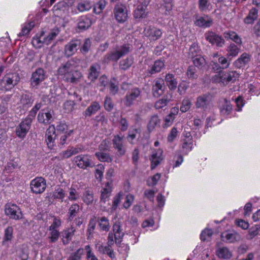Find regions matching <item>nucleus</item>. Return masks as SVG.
Wrapping results in <instances>:
<instances>
[{"mask_svg":"<svg viewBox=\"0 0 260 260\" xmlns=\"http://www.w3.org/2000/svg\"><path fill=\"white\" fill-rule=\"evenodd\" d=\"M80 45V41L78 40H72L68 43L65 46L64 51L66 54L71 56L77 50L78 47Z\"/></svg>","mask_w":260,"mask_h":260,"instance_id":"obj_25","label":"nucleus"},{"mask_svg":"<svg viewBox=\"0 0 260 260\" xmlns=\"http://www.w3.org/2000/svg\"><path fill=\"white\" fill-rule=\"evenodd\" d=\"M129 44H124L116 48L115 50L108 52L104 56V61L105 62L109 61H117L120 57L127 54L130 51Z\"/></svg>","mask_w":260,"mask_h":260,"instance_id":"obj_3","label":"nucleus"},{"mask_svg":"<svg viewBox=\"0 0 260 260\" xmlns=\"http://www.w3.org/2000/svg\"><path fill=\"white\" fill-rule=\"evenodd\" d=\"M58 74L67 81L76 83L81 77V74L75 71L73 60H70L61 66L58 69Z\"/></svg>","mask_w":260,"mask_h":260,"instance_id":"obj_2","label":"nucleus"},{"mask_svg":"<svg viewBox=\"0 0 260 260\" xmlns=\"http://www.w3.org/2000/svg\"><path fill=\"white\" fill-rule=\"evenodd\" d=\"M20 167L19 162L15 160H11L7 162L5 167V171L7 173H11L14 171V170L18 169Z\"/></svg>","mask_w":260,"mask_h":260,"instance_id":"obj_43","label":"nucleus"},{"mask_svg":"<svg viewBox=\"0 0 260 260\" xmlns=\"http://www.w3.org/2000/svg\"><path fill=\"white\" fill-rule=\"evenodd\" d=\"M113 231L115 235L116 240L121 239L124 236L123 230L121 228V223L120 221H116L113 226Z\"/></svg>","mask_w":260,"mask_h":260,"instance_id":"obj_34","label":"nucleus"},{"mask_svg":"<svg viewBox=\"0 0 260 260\" xmlns=\"http://www.w3.org/2000/svg\"><path fill=\"white\" fill-rule=\"evenodd\" d=\"M162 152V150L160 149H157L152 152L150 158L151 162V168L152 170L155 169L162 161L163 159Z\"/></svg>","mask_w":260,"mask_h":260,"instance_id":"obj_24","label":"nucleus"},{"mask_svg":"<svg viewBox=\"0 0 260 260\" xmlns=\"http://www.w3.org/2000/svg\"><path fill=\"white\" fill-rule=\"evenodd\" d=\"M141 91L138 88L132 89L125 95L124 104L127 107L133 105L140 98Z\"/></svg>","mask_w":260,"mask_h":260,"instance_id":"obj_15","label":"nucleus"},{"mask_svg":"<svg viewBox=\"0 0 260 260\" xmlns=\"http://www.w3.org/2000/svg\"><path fill=\"white\" fill-rule=\"evenodd\" d=\"M45 79V73L42 68L37 69L32 73L30 79L31 85L37 87Z\"/></svg>","mask_w":260,"mask_h":260,"instance_id":"obj_12","label":"nucleus"},{"mask_svg":"<svg viewBox=\"0 0 260 260\" xmlns=\"http://www.w3.org/2000/svg\"><path fill=\"white\" fill-rule=\"evenodd\" d=\"M13 229L11 226L8 227L5 231V235L3 244L6 245L8 241H10L13 238Z\"/></svg>","mask_w":260,"mask_h":260,"instance_id":"obj_48","label":"nucleus"},{"mask_svg":"<svg viewBox=\"0 0 260 260\" xmlns=\"http://www.w3.org/2000/svg\"><path fill=\"white\" fill-rule=\"evenodd\" d=\"M100 70V66L94 63L90 66L88 74V79L91 81H94L99 76Z\"/></svg>","mask_w":260,"mask_h":260,"instance_id":"obj_30","label":"nucleus"},{"mask_svg":"<svg viewBox=\"0 0 260 260\" xmlns=\"http://www.w3.org/2000/svg\"><path fill=\"white\" fill-rule=\"evenodd\" d=\"M96 156L101 161H111L112 159L108 153L99 152L95 153Z\"/></svg>","mask_w":260,"mask_h":260,"instance_id":"obj_58","label":"nucleus"},{"mask_svg":"<svg viewBox=\"0 0 260 260\" xmlns=\"http://www.w3.org/2000/svg\"><path fill=\"white\" fill-rule=\"evenodd\" d=\"M170 101V99L168 95L164 96L161 99L158 100L155 104V107L157 109H161L166 106Z\"/></svg>","mask_w":260,"mask_h":260,"instance_id":"obj_49","label":"nucleus"},{"mask_svg":"<svg viewBox=\"0 0 260 260\" xmlns=\"http://www.w3.org/2000/svg\"><path fill=\"white\" fill-rule=\"evenodd\" d=\"M205 38L211 44H215L218 47H222L225 43L221 36L211 31H208L205 34Z\"/></svg>","mask_w":260,"mask_h":260,"instance_id":"obj_16","label":"nucleus"},{"mask_svg":"<svg viewBox=\"0 0 260 260\" xmlns=\"http://www.w3.org/2000/svg\"><path fill=\"white\" fill-rule=\"evenodd\" d=\"M232 107L230 102L226 100L225 101L224 103L220 109L221 112L224 114L228 115L232 111Z\"/></svg>","mask_w":260,"mask_h":260,"instance_id":"obj_61","label":"nucleus"},{"mask_svg":"<svg viewBox=\"0 0 260 260\" xmlns=\"http://www.w3.org/2000/svg\"><path fill=\"white\" fill-rule=\"evenodd\" d=\"M99 250L106 253L111 258H114L115 257V253L111 248V245L101 246L99 247Z\"/></svg>","mask_w":260,"mask_h":260,"instance_id":"obj_51","label":"nucleus"},{"mask_svg":"<svg viewBox=\"0 0 260 260\" xmlns=\"http://www.w3.org/2000/svg\"><path fill=\"white\" fill-rule=\"evenodd\" d=\"M199 8L203 12L210 11L212 6L209 0H199Z\"/></svg>","mask_w":260,"mask_h":260,"instance_id":"obj_47","label":"nucleus"},{"mask_svg":"<svg viewBox=\"0 0 260 260\" xmlns=\"http://www.w3.org/2000/svg\"><path fill=\"white\" fill-rule=\"evenodd\" d=\"M53 110L44 109L39 112L38 115V120L40 123L49 124L53 120Z\"/></svg>","mask_w":260,"mask_h":260,"instance_id":"obj_13","label":"nucleus"},{"mask_svg":"<svg viewBox=\"0 0 260 260\" xmlns=\"http://www.w3.org/2000/svg\"><path fill=\"white\" fill-rule=\"evenodd\" d=\"M84 253V249H78L73 254L69 257L68 260H80L81 256Z\"/></svg>","mask_w":260,"mask_h":260,"instance_id":"obj_64","label":"nucleus"},{"mask_svg":"<svg viewBox=\"0 0 260 260\" xmlns=\"http://www.w3.org/2000/svg\"><path fill=\"white\" fill-rule=\"evenodd\" d=\"M215 253L216 256L220 259H229L232 257V252L226 246H216Z\"/></svg>","mask_w":260,"mask_h":260,"instance_id":"obj_22","label":"nucleus"},{"mask_svg":"<svg viewBox=\"0 0 260 260\" xmlns=\"http://www.w3.org/2000/svg\"><path fill=\"white\" fill-rule=\"evenodd\" d=\"M92 5L90 3L87 1H83L80 3L78 5V9L80 12H84L88 11L91 9Z\"/></svg>","mask_w":260,"mask_h":260,"instance_id":"obj_56","label":"nucleus"},{"mask_svg":"<svg viewBox=\"0 0 260 260\" xmlns=\"http://www.w3.org/2000/svg\"><path fill=\"white\" fill-rule=\"evenodd\" d=\"M44 37H43L42 34L39 37L36 36L34 37L31 42L32 45L37 48L41 47L43 45L45 44V42H44Z\"/></svg>","mask_w":260,"mask_h":260,"instance_id":"obj_50","label":"nucleus"},{"mask_svg":"<svg viewBox=\"0 0 260 260\" xmlns=\"http://www.w3.org/2000/svg\"><path fill=\"white\" fill-rule=\"evenodd\" d=\"M100 108L101 106L99 103L96 102H92L91 105H90L84 112V115L85 116H90L100 110Z\"/></svg>","mask_w":260,"mask_h":260,"instance_id":"obj_38","label":"nucleus"},{"mask_svg":"<svg viewBox=\"0 0 260 260\" xmlns=\"http://www.w3.org/2000/svg\"><path fill=\"white\" fill-rule=\"evenodd\" d=\"M92 24V21L89 16H82L79 19L78 28L81 30L88 29Z\"/></svg>","mask_w":260,"mask_h":260,"instance_id":"obj_27","label":"nucleus"},{"mask_svg":"<svg viewBox=\"0 0 260 260\" xmlns=\"http://www.w3.org/2000/svg\"><path fill=\"white\" fill-rule=\"evenodd\" d=\"M34 26L35 24L34 22H30L28 23L24 24L22 27L21 31L18 34V36L22 37L27 35Z\"/></svg>","mask_w":260,"mask_h":260,"instance_id":"obj_44","label":"nucleus"},{"mask_svg":"<svg viewBox=\"0 0 260 260\" xmlns=\"http://www.w3.org/2000/svg\"><path fill=\"white\" fill-rule=\"evenodd\" d=\"M134 63V58L132 56H128L127 58L122 59L119 62V68L123 70L128 69Z\"/></svg>","mask_w":260,"mask_h":260,"instance_id":"obj_40","label":"nucleus"},{"mask_svg":"<svg viewBox=\"0 0 260 260\" xmlns=\"http://www.w3.org/2000/svg\"><path fill=\"white\" fill-rule=\"evenodd\" d=\"M106 2L105 0H100L94 6V11L96 14H100L105 8Z\"/></svg>","mask_w":260,"mask_h":260,"instance_id":"obj_57","label":"nucleus"},{"mask_svg":"<svg viewBox=\"0 0 260 260\" xmlns=\"http://www.w3.org/2000/svg\"><path fill=\"white\" fill-rule=\"evenodd\" d=\"M192 59L194 66L198 68H202L205 64V59L200 55H196Z\"/></svg>","mask_w":260,"mask_h":260,"instance_id":"obj_54","label":"nucleus"},{"mask_svg":"<svg viewBox=\"0 0 260 260\" xmlns=\"http://www.w3.org/2000/svg\"><path fill=\"white\" fill-rule=\"evenodd\" d=\"M114 15L118 22L122 23L127 18V12L125 7L121 4H117L114 9Z\"/></svg>","mask_w":260,"mask_h":260,"instance_id":"obj_14","label":"nucleus"},{"mask_svg":"<svg viewBox=\"0 0 260 260\" xmlns=\"http://www.w3.org/2000/svg\"><path fill=\"white\" fill-rule=\"evenodd\" d=\"M124 141V136L121 134L113 136L112 139L113 147L117 150V154L119 156L123 155L126 152Z\"/></svg>","mask_w":260,"mask_h":260,"instance_id":"obj_6","label":"nucleus"},{"mask_svg":"<svg viewBox=\"0 0 260 260\" xmlns=\"http://www.w3.org/2000/svg\"><path fill=\"white\" fill-rule=\"evenodd\" d=\"M160 124V119L156 115H154L151 117L149 122L148 124V128L149 131H152L156 126Z\"/></svg>","mask_w":260,"mask_h":260,"instance_id":"obj_52","label":"nucleus"},{"mask_svg":"<svg viewBox=\"0 0 260 260\" xmlns=\"http://www.w3.org/2000/svg\"><path fill=\"white\" fill-rule=\"evenodd\" d=\"M50 231L49 239L51 243H54L57 241L59 238V232L56 229L49 230Z\"/></svg>","mask_w":260,"mask_h":260,"instance_id":"obj_63","label":"nucleus"},{"mask_svg":"<svg viewBox=\"0 0 260 260\" xmlns=\"http://www.w3.org/2000/svg\"><path fill=\"white\" fill-rule=\"evenodd\" d=\"M75 162L79 168L83 169L92 167L94 165L91 157L89 155H79L75 157Z\"/></svg>","mask_w":260,"mask_h":260,"instance_id":"obj_9","label":"nucleus"},{"mask_svg":"<svg viewBox=\"0 0 260 260\" xmlns=\"http://www.w3.org/2000/svg\"><path fill=\"white\" fill-rule=\"evenodd\" d=\"M79 210L80 207L77 204H74L70 207L67 214V221L68 222H72L75 217L78 216Z\"/></svg>","mask_w":260,"mask_h":260,"instance_id":"obj_29","label":"nucleus"},{"mask_svg":"<svg viewBox=\"0 0 260 260\" xmlns=\"http://www.w3.org/2000/svg\"><path fill=\"white\" fill-rule=\"evenodd\" d=\"M144 33L145 36L151 41L157 40L162 35V32L160 29L151 26L145 28Z\"/></svg>","mask_w":260,"mask_h":260,"instance_id":"obj_17","label":"nucleus"},{"mask_svg":"<svg viewBox=\"0 0 260 260\" xmlns=\"http://www.w3.org/2000/svg\"><path fill=\"white\" fill-rule=\"evenodd\" d=\"M31 191L36 194L43 192L46 188V181L42 177H38L32 179L30 184Z\"/></svg>","mask_w":260,"mask_h":260,"instance_id":"obj_7","label":"nucleus"},{"mask_svg":"<svg viewBox=\"0 0 260 260\" xmlns=\"http://www.w3.org/2000/svg\"><path fill=\"white\" fill-rule=\"evenodd\" d=\"M165 82L170 89L174 90L176 88L178 82L174 76L172 74H167L165 77Z\"/></svg>","mask_w":260,"mask_h":260,"instance_id":"obj_33","label":"nucleus"},{"mask_svg":"<svg viewBox=\"0 0 260 260\" xmlns=\"http://www.w3.org/2000/svg\"><path fill=\"white\" fill-rule=\"evenodd\" d=\"M141 129L140 127H131L128 132L126 139L131 144H134L135 141L138 140L141 137Z\"/></svg>","mask_w":260,"mask_h":260,"instance_id":"obj_21","label":"nucleus"},{"mask_svg":"<svg viewBox=\"0 0 260 260\" xmlns=\"http://www.w3.org/2000/svg\"><path fill=\"white\" fill-rule=\"evenodd\" d=\"M19 80V76L16 73L6 74L0 80V90L3 91L11 90L18 84Z\"/></svg>","mask_w":260,"mask_h":260,"instance_id":"obj_4","label":"nucleus"},{"mask_svg":"<svg viewBox=\"0 0 260 260\" xmlns=\"http://www.w3.org/2000/svg\"><path fill=\"white\" fill-rule=\"evenodd\" d=\"M161 177L160 174L156 173L151 178L148 179L147 184L149 186L155 185Z\"/></svg>","mask_w":260,"mask_h":260,"instance_id":"obj_62","label":"nucleus"},{"mask_svg":"<svg viewBox=\"0 0 260 260\" xmlns=\"http://www.w3.org/2000/svg\"><path fill=\"white\" fill-rule=\"evenodd\" d=\"M221 240L226 243H233L240 241V235L234 231H226L221 234Z\"/></svg>","mask_w":260,"mask_h":260,"instance_id":"obj_10","label":"nucleus"},{"mask_svg":"<svg viewBox=\"0 0 260 260\" xmlns=\"http://www.w3.org/2000/svg\"><path fill=\"white\" fill-rule=\"evenodd\" d=\"M99 225L101 230L104 231H108L110 229V223L109 220L106 217L99 218L98 219Z\"/></svg>","mask_w":260,"mask_h":260,"instance_id":"obj_46","label":"nucleus"},{"mask_svg":"<svg viewBox=\"0 0 260 260\" xmlns=\"http://www.w3.org/2000/svg\"><path fill=\"white\" fill-rule=\"evenodd\" d=\"M59 30L58 28H53L51 30L48 35L44 37V42L45 44L48 45L58 35Z\"/></svg>","mask_w":260,"mask_h":260,"instance_id":"obj_45","label":"nucleus"},{"mask_svg":"<svg viewBox=\"0 0 260 260\" xmlns=\"http://www.w3.org/2000/svg\"><path fill=\"white\" fill-rule=\"evenodd\" d=\"M82 200L87 205L92 204L94 201V194L91 190L87 189L83 193Z\"/></svg>","mask_w":260,"mask_h":260,"instance_id":"obj_39","label":"nucleus"},{"mask_svg":"<svg viewBox=\"0 0 260 260\" xmlns=\"http://www.w3.org/2000/svg\"><path fill=\"white\" fill-rule=\"evenodd\" d=\"M149 4L148 1H144L142 4L139 5L135 9L134 16L136 18H140L145 17L146 16L147 12L146 9Z\"/></svg>","mask_w":260,"mask_h":260,"instance_id":"obj_26","label":"nucleus"},{"mask_svg":"<svg viewBox=\"0 0 260 260\" xmlns=\"http://www.w3.org/2000/svg\"><path fill=\"white\" fill-rule=\"evenodd\" d=\"M11 97V95H7L0 100V114H5L8 113V103Z\"/></svg>","mask_w":260,"mask_h":260,"instance_id":"obj_35","label":"nucleus"},{"mask_svg":"<svg viewBox=\"0 0 260 260\" xmlns=\"http://www.w3.org/2000/svg\"><path fill=\"white\" fill-rule=\"evenodd\" d=\"M240 47L232 43L227 48V57L228 58H233L236 56L240 51Z\"/></svg>","mask_w":260,"mask_h":260,"instance_id":"obj_37","label":"nucleus"},{"mask_svg":"<svg viewBox=\"0 0 260 260\" xmlns=\"http://www.w3.org/2000/svg\"><path fill=\"white\" fill-rule=\"evenodd\" d=\"M33 103V100L27 94H23L20 99V103L24 107H29Z\"/></svg>","mask_w":260,"mask_h":260,"instance_id":"obj_53","label":"nucleus"},{"mask_svg":"<svg viewBox=\"0 0 260 260\" xmlns=\"http://www.w3.org/2000/svg\"><path fill=\"white\" fill-rule=\"evenodd\" d=\"M76 227L74 224H70V227L64 229L61 232V239L63 245H67L72 240L73 236L75 234Z\"/></svg>","mask_w":260,"mask_h":260,"instance_id":"obj_19","label":"nucleus"},{"mask_svg":"<svg viewBox=\"0 0 260 260\" xmlns=\"http://www.w3.org/2000/svg\"><path fill=\"white\" fill-rule=\"evenodd\" d=\"M260 231V225H256L252 226L249 229L247 235L246 236V238L248 240H251L256 236L259 234Z\"/></svg>","mask_w":260,"mask_h":260,"instance_id":"obj_41","label":"nucleus"},{"mask_svg":"<svg viewBox=\"0 0 260 260\" xmlns=\"http://www.w3.org/2000/svg\"><path fill=\"white\" fill-rule=\"evenodd\" d=\"M32 119L30 117L26 118L16 127L15 132L17 136L20 139H23L28 132Z\"/></svg>","mask_w":260,"mask_h":260,"instance_id":"obj_5","label":"nucleus"},{"mask_svg":"<svg viewBox=\"0 0 260 260\" xmlns=\"http://www.w3.org/2000/svg\"><path fill=\"white\" fill-rule=\"evenodd\" d=\"M85 251L87 260H98L96 256L94 253L92 251L91 248L89 245H86L84 251Z\"/></svg>","mask_w":260,"mask_h":260,"instance_id":"obj_55","label":"nucleus"},{"mask_svg":"<svg viewBox=\"0 0 260 260\" xmlns=\"http://www.w3.org/2000/svg\"><path fill=\"white\" fill-rule=\"evenodd\" d=\"M165 89V81L162 79H157L154 81L152 87L154 96L158 97L162 94Z\"/></svg>","mask_w":260,"mask_h":260,"instance_id":"obj_23","label":"nucleus"},{"mask_svg":"<svg viewBox=\"0 0 260 260\" xmlns=\"http://www.w3.org/2000/svg\"><path fill=\"white\" fill-rule=\"evenodd\" d=\"M194 17L195 19L194 23L197 26L207 28L209 27L212 24L213 20L208 15L199 16L196 15Z\"/></svg>","mask_w":260,"mask_h":260,"instance_id":"obj_18","label":"nucleus"},{"mask_svg":"<svg viewBox=\"0 0 260 260\" xmlns=\"http://www.w3.org/2000/svg\"><path fill=\"white\" fill-rule=\"evenodd\" d=\"M218 81L225 85L230 82H235L239 77V74L236 71L229 72H220L216 75Z\"/></svg>","mask_w":260,"mask_h":260,"instance_id":"obj_8","label":"nucleus"},{"mask_svg":"<svg viewBox=\"0 0 260 260\" xmlns=\"http://www.w3.org/2000/svg\"><path fill=\"white\" fill-rule=\"evenodd\" d=\"M210 96L207 94H203L199 96L197 100L196 106L198 108H202L204 110L207 108L210 104Z\"/></svg>","mask_w":260,"mask_h":260,"instance_id":"obj_28","label":"nucleus"},{"mask_svg":"<svg viewBox=\"0 0 260 260\" xmlns=\"http://www.w3.org/2000/svg\"><path fill=\"white\" fill-rule=\"evenodd\" d=\"M192 141L191 138L188 137L184 140V142L182 146V152L183 153L187 154L191 151L192 147Z\"/></svg>","mask_w":260,"mask_h":260,"instance_id":"obj_42","label":"nucleus"},{"mask_svg":"<svg viewBox=\"0 0 260 260\" xmlns=\"http://www.w3.org/2000/svg\"><path fill=\"white\" fill-rule=\"evenodd\" d=\"M72 130L65 133L56 134L55 128L53 125L49 126L46 132V142L48 147L52 149L56 144L63 145L66 143L67 139L72 133Z\"/></svg>","mask_w":260,"mask_h":260,"instance_id":"obj_1","label":"nucleus"},{"mask_svg":"<svg viewBox=\"0 0 260 260\" xmlns=\"http://www.w3.org/2000/svg\"><path fill=\"white\" fill-rule=\"evenodd\" d=\"M110 93L112 94H115L118 90V83L116 80L113 79L109 83Z\"/></svg>","mask_w":260,"mask_h":260,"instance_id":"obj_59","label":"nucleus"},{"mask_svg":"<svg viewBox=\"0 0 260 260\" xmlns=\"http://www.w3.org/2000/svg\"><path fill=\"white\" fill-rule=\"evenodd\" d=\"M112 182H107L101 190L100 202L106 203L109 201L112 192Z\"/></svg>","mask_w":260,"mask_h":260,"instance_id":"obj_20","label":"nucleus"},{"mask_svg":"<svg viewBox=\"0 0 260 260\" xmlns=\"http://www.w3.org/2000/svg\"><path fill=\"white\" fill-rule=\"evenodd\" d=\"M223 36L226 40H231L238 45H240L242 43L241 39L237 33L233 31H227L223 33Z\"/></svg>","mask_w":260,"mask_h":260,"instance_id":"obj_32","label":"nucleus"},{"mask_svg":"<svg viewBox=\"0 0 260 260\" xmlns=\"http://www.w3.org/2000/svg\"><path fill=\"white\" fill-rule=\"evenodd\" d=\"M5 213L11 218L19 219L22 215L19 208L15 204H8L5 206Z\"/></svg>","mask_w":260,"mask_h":260,"instance_id":"obj_11","label":"nucleus"},{"mask_svg":"<svg viewBox=\"0 0 260 260\" xmlns=\"http://www.w3.org/2000/svg\"><path fill=\"white\" fill-rule=\"evenodd\" d=\"M191 101L188 98L184 99L183 100L182 105L180 107V111L182 112L187 111L191 107Z\"/></svg>","mask_w":260,"mask_h":260,"instance_id":"obj_60","label":"nucleus"},{"mask_svg":"<svg viewBox=\"0 0 260 260\" xmlns=\"http://www.w3.org/2000/svg\"><path fill=\"white\" fill-rule=\"evenodd\" d=\"M250 59V56L246 53H243L240 57L234 62V66L237 68H241L245 66Z\"/></svg>","mask_w":260,"mask_h":260,"instance_id":"obj_31","label":"nucleus"},{"mask_svg":"<svg viewBox=\"0 0 260 260\" xmlns=\"http://www.w3.org/2000/svg\"><path fill=\"white\" fill-rule=\"evenodd\" d=\"M165 67V62L164 61L161 60H156L154 64L150 67L149 70V72L151 74H154L157 73H158L161 71V70Z\"/></svg>","mask_w":260,"mask_h":260,"instance_id":"obj_36","label":"nucleus"}]
</instances>
